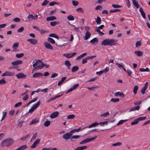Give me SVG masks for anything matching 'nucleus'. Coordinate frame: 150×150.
Returning <instances> with one entry per match:
<instances>
[{"mask_svg":"<svg viewBox=\"0 0 150 150\" xmlns=\"http://www.w3.org/2000/svg\"><path fill=\"white\" fill-rule=\"evenodd\" d=\"M117 40L114 39H106L104 40L101 42V44L102 45H108L112 46L115 45L117 44Z\"/></svg>","mask_w":150,"mask_h":150,"instance_id":"1","label":"nucleus"},{"mask_svg":"<svg viewBox=\"0 0 150 150\" xmlns=\"http://www.w3.org/2000/svg\"><path fill=\"white\" fill-rule=\"evenodd\" d=\"M13 139L11 138H8L3 141L1 143L2 147L5 146L8 147L11 146L13 143Z\"/></svg>","mask_w":150,"mask_h":150,"instance_id":"2","label":"nucleus"},{"mask_svg":"<svg viewBox=\"0 0 150 150\" xmlns=\"http://www.w3.org/2000/svg\"><path fill=\"white\" fill-rule=\"evenodd\" d=\"M43 64V63L40 60H37L33 65V67H35V69H42L40 68Z\"/></svg>","mask_w":150,"mask_h":150,"instance_id":"3","label":"nucleus"},{"mask_svg":"<svg viewBox=\"0 0 150 150\" xmlns=\"http://www.w3.org/2000/svg\"><path fill=\"white\" fill-rule=\"evenodd\" d=\"M97 137V136H95L94 137L90 138L85 139L84 140L81 141L79 144H83L86 143L87 142H89L91 141H92L95 140Z\"/></svg>","mask_w":150,"mask_h":150,"instance_id":"4","label":"nucleus"},{"mask_svg":"<svg viewBox=\"0 0 150 150\" xmlns=\"http://www.w3.org/2000/svg\"><path fill=\"white\" fill-rule=\"evenodd\" d=\"M38 18V15H35V16H34L32 14H29L28 16V19L30 21H31L32 20H37Z\"/></svg>","mask_w":150,"mask_h":150,"instance_id":"5","label":"nucleus"},{"mask_svg":"<svg viewBox=\"0 0 150 150\" xmlns=\"http://www.w3.org/2000/svg\"><path fill=\"white\" fill-rule=\"evenodd\" d=\"M72 134L70 132L69 133H67L64 134L63 136V138L66 140H68L70 139L71 137L72 136Z\"/></svg>","mask_w":150,"mask_h":150,"instance_id":"6","label":"nucleus"},{"mask_svg":"<svg viewBox=\"0 0 150 150\" xmlns=\"http://www.w3.org/2000/svg\"><path fill=\"white\" fill-rule=\"evenodd\" d=\"M28 42L30 43L31 44L33 45H35L38 44V40L35 39H28L27 40Z\"/></svg>","mask_w":150,"mask_h":150,"instance_id":"7","label":"nucleus"},{"mask_svg":"<svg viewBox=\"0 0 150 150\" xmlns=\"http://www.w3.org/2000/svg\"><path fill=\"white\" fill-rule=\"evenodd\" d=\"M16 76L18 79H25L26 77V76L22 73H20L16 75Z\"/></svg>","mask_w":150,"mask_h":150,"instance_id":"8","label":"nucleus"},{"mask_svg":"<svg viewBox=\"0 0 150 150\" xmlns=\"http://www.w3.org/2000/svg\"><path fill=\"white\" fill-rule=\"evenodd\" d=\"M44 45L46 48L51 50H53V47L48 42H44Z\"/></svg>","mask_w":150,"mask_h":150,"instance_id":"9","label":"nucleus"},{"mask_svg":"<svg viewBox=\"0 0 150 150\" xmlns=\"http://www.w3.org/2000/svg\"><path fill=\"white\" fill-rule=\"evenodd\" d=\"M40 139H37L31 146V148H35L37 145L38 144L40 143Z\"/></svg>","mask_w":150,"mask_h":150,"instance_id":"10","label":"nucleus"},{"mask_svg":"<svg viewBox=\"0 0 150 150\" xmlns=\"http://www.w3.org/2000/svg\"><path fill=\"white\" fill-rule=\"evenodd\" d=\"M14 73L8 71H6L2 74V76H12L14 74Z\"/></svg>","mask_w":150,"mask_h":150,"instance_id":"11","label":"nucleus"},{"mask_svg":"<svg viewBox=\"0 0 150 150\" xmlns=\"http://www.w3.org/2000/svg\"><path fill=\"white\" fill-rule=\"evenodd\" d=\"M22 60H16L11 62V64L13 65H18L22 64Z\"/></svg>","mask_w":150,"mask_h":150,"instance_id":"12","label":"nucleus"},{"mask_svg":"<svg viewBox=\"0 0 150 150\" xmlns=\"http://www.w3.org/2000/svg\"><path fill=\"white\" fill-rule=\"evenodd\" d=\"M59 114V113L58 112H54L51 115L50 117L51 118H55L58 116Z\"/></svg>","mask_w":150,"mask_h":150,"instance_id":"13","label":"nucleus"},{"mask_svg":"<svg viewBox=\"0 0 150 150\" xmlns=\"http://www.w3.org/2000/svg\"><path fill=\"white\" fill-rule=\"evenodd\" d=\"M91 35V33L89 31H87L85 34V36L84 37V39L87 40L90 37Z\"/></svg>","mask_w":150,"mask_h":150,"instance_id":"14","label":"nucleus"},{"mask_svg":"<svg viewBox=\"0 0 150 150\" xmlns=\"http://www.w3.org/2000/svg\"><path fill=\"white\" fill-rule=\"evenodd\" d=\"M42 73L40 72L35 73L33 75L34 78L42 77Z\"/></svg>","mask_w":150,"mask_h":150,"instance_id":"15","label":"nucleus"},{"mask_svg":"<svg viewBox=\"0 0 150 150\" xmlns=\"http://www.w3.org/2000/svg\"><path fill=\"white\" fill-rule=\"evenodd\" d=\"M79 85H74L73 87L70 88L66 93H67L70 92L72 91L73 90L75 89L77 87L79 86Z\"/></svg>","mask_w":150,"mask_h":150,"instance_id":"16","label":"nucleus"},{"mask_svg":"<svg viewBox=\"0 0 150 150\" xmlns=\"http://www.w3.org/2000/svg\"><path fill=\"white\" fill-rule=\"evenodd\" d=\"M79 85H74L73 87L70 88L66 93H67L70 92L72 91L73 90L75 89L77 87L79 86Z\"/></svg>","mask_w":150,"mask_h":150,"instance_id":"17","label":"nucleus"},{"mask_svg":"<svg viewBox=\"0 0 150 150\" xmlns=\"http://www.w3.org/2000/svg\"><path fill=\"white\" fill-rule=\"evenodd\" d=\"M139 11H140L141 14L143 18L144 19H145L146 18V14L144 11L143 10V9L142 8H139Z\"/></svg>","mask_w":150,"mask_h":150,"instance_id":"18","label":"nucleus"},{"mask_svg":"<svg viewBox=\"0 0 150 150\" xmlns=\"http://www.w3.org/2000/svg\"><path fill=\"white\" fill-rule=\"evenodd\" d=\"M80 137V135H73L72 136L71 138H70V140L71 141H75L76 140V139H77L79 138Z\"/></svg>","mask_w":150,"mask_h":150,"instance_id":"19","label":"nucleus"},{"mask_svg":"<svg viewBox=\"0 0 150 150\" xmlns=\"http://www.w3.org/2000/svg\"><path fill=\"white\" fill-rule=\"evenodd\" d=\"M56 19V18L53 16H51L49 17H47L46 18V20L47 21H52Z\"/></svg>","mask_w":150,"mask_h":150,"instance_id":"20","label":"nucleus"},{"mask_svg":"<svg viewBox=\"0 0 150 150\" xmlns=\"http://www.w3.org/2000/svg\"><path fill=\"white\" fill-rule=\"evenodd\" d=\"M98 125H99L98 123L97 122H94V123H92L88 127L87 126V127H85V128H83V129H82V130L84 128H88V127L89 128H91L92 127H95Z\"/></svg>","mask_w":150,"mask_h":150,"instance_id":"21","label":"nucleus"},{"mask_svg":"<svg viewBox=\"0 0 150 150\" xmlns=\"http://www.w3.org/2000/svg\"><path fill=\"white\" fill-rule=\"evenodd\" d=\"M99 88V87L98 86H94L91 87H87V88L90 91L91 90H97V88Z\"/></svg>","mask_w":150,"mask_h":150,"instance_id":"22","label":"nucleus"},{"mask_svg":"<svg viewBox=\"0 0 150 150\" xmlns=\"http://www.w3.org/2000/svg\"><path fill=\"white\" fill-rule=\"evenodd\" d=\"M132 3L134 6L136 7L137 8H139V5L138 4V1L136 0H134L132 1Z\"/></svg>","mask_w":150,"mask_h":150,"instance_id":"23","label":"nucleus"},{"mask_svg":"<svg viewBox=\"0 0 150 150\" xmlns=\"http://www.w3.org/2000/svg\"><path fill=\"white\" fill-rule=\"evenodd\" d=\"M65 65L67 67L68 69H70V67L71 66V64L70 62L68 60H66L64 62Z\"/></svg>","mask_w":150,"mask_h":150,"instance_id":"24","label":"nucleus"},{"mask_svg":"<svg viewBox=\"0 0 150 150\" xmlns=\"http://www.w3.org/2000/svg\"><path fill=\"white\" fill-rule=\"evenodd\" d=\"M148 85H145V86L142 88L141 91V92L143 94H144L145 92V91L148 87Z\"/></svg>","mask_w":150,"mask_h":150,"instance_id":"25","label":"nucleus"},{"mask_svg":"<svg viewBox=\"0 0 150 150\" xmlns=\"http://www.w3.org/2000/svg\"><path fill=\"white\" fill-rule=\"evenodd\" d=\"M140 108V106L139 105H137L130 109L129 110V112H130L132 111H134L136 110H139V109Z\"/></svg>","mask_w":150,"mask_h":150,"instance_id":"26","label":"nucleus"},{"mask_svg":"<svg viewBox=\"0 0 150 150\" xmlns=\"http://www.w3.org/2000/svg\"><path fill=\"white\" fill-rule=\"evenodd\" d=\"M134 52L138 56H141L143 54V52L140 51H135Z\"/></svg>","mask_w":150,"mask_h":150,"instance_id":"27","label":"nucleus"},{"mask_svg":"<svg viewBox=\"0 0 150 150\" xmlns=\"http://www.w3.org/2000/svg\"><path fill=\"white\" fill-rule=\"evenodd\" d=\"M90 42L93 44H94L95 42L97 43L98 41L97 38H95L90 40Z\"/></svg>","mask_w":150,"mask_h":150,"instance_id":"28","label":"nucleus"},{"mask_svg":"<svg viewBox=\"0 0 150 150\" xmlns=\"http://www.w3.org/2000/svg\"><path fill=\"white\" fill-rule=\"evenodd\" d=\"M39 121V120L38 119H33L31 122L30 123V125H33L34 124H35L36 123H37Z\"/></svg>","mask_w":150,"mask_h":150,"instance_id":"29","label":"nucleus"},{"mask_svg":"<svg viewBox=\"0 0 150 150\" xmlns=\"http://www.w3.org/2000/svg\"><path fill=\"white\" fill-rule=\"evenodd\" d=\"M87 147L86 146H79L77 147L75 149V150H83L87 148Z\"/></svg>","mask_w":150,"mask_h":150,"instance_id":"30","label":"nucleus"},{"mask_svg":"<svg viewBox=\"0 0 150 150\" xmlns=\"http://www.w3.org/2000/svg\"><path fill=\"white\" fill-rule=\"evenodd\" d=\"M47 40L48 42L53 44H54L55 43V41L51 38L48 37Z\"/></svg>","mask_w":150,"mask_h":150,"instance_id":"31","label":"nucleus"},{"mask_svg":"<svg viewBox=\"0 0 150 150\" xmlns=\"http://www.w3.org/2000/svg\"><path fill=\"white\" fill-rule=\"evenodd\" d=\"M19 44L18 43H14L12 47L13 49H14V50H13L12 51L13 52H15L16 51L15 50L17 48Z\"/></svg>","mask_w":150,"mask_h":150,"instance_id":"32","label":"nucleus"},{"mask_svg":"<svg viewBox=\"0 0 150 150\" xmlns=\"http://www.w3.org/2000/svg\"><path fill=\"white\" fill-rule=\"evenodd\" d=\"M79 68L77 66H74L71 69V71L73 72H76L79 69Z\"/></svg>","mask_w":150,"mask_h":150,"instance_id":"33","label":"nucleus"},{"mask_svg":"<svg viewBox=\"0 0 150 150\" xmlns=\"http://www.w3.org/2000/svg\"><path fill=\"white\" fill-rule=\"evenodd\" d=\"M40 104V101H39L37 103L34 104L32 107L33 108H34L35 109L37 108L38 106H39Z\"/></svg>","mask_w":150,"mask_h":150,"instance_id":"34","label":"nucleus"},{"mask_svg":"<svg viewBox=\"0 0 150 150\" xmlns=\"http://www.w3.org/2000/svg\"><path fill=\"white\" fill-rule=\"evenodd\" d=\"M96 22L97 24L98 25L100 24L101 23V18L99 16L97 17V19H96Z\"/></svg>","mask_w":150,"mask_h":150,"instance_id":"35","label":"nucleus"},{"mask_svg":"<svg viewBox=\"0 0 150 150\" xmlns=\"http://www.w3.org/2000/svg\"><path fill=\"white\" fill-rule=\"evenodd\" d=\"M49 36L50 37L55 38L57 39H59V37L55 33H51L50 34Z\"/></svg>","mask_w":150,"mask_h":150,"instance_id":"36","label":"nucleus"},{"mask_svg":"<svg viewBox=\"0 0 150 150\" xmlns=\"http://www.w3.org/2000/svg\"><path fill=\"white\" fill-rule=\"evenodd\" d=\"M115 96H122L123 98H124V96L123 93L122 92L120 93L119 92H117L115 93Z\"/></svg>","mask_w":150,"mask_h":150,"instance_id":"37","label":"nucleus"},{"mask_svg":"<svg viewBox=\"0 0 150 150\" xmlns=\"http://www.w3.org/2000/svg\"><path fill=\"white\" fill-rule=\"evenodd\" d=\"M67 19L69 21H72L74 20V17L71 15H70L67 17Z\"/></svg>","mask_w":150,"mask_h":150,"instance_id":"38","label":"nucleus"},{"mask_svg":"<svg viewBox=\"0 0 150 150\" xmlns=\"http://www.w3.org/2000/svg\"><path fill=\"white\" fill-rule=\"evenodd\" d=\"M81 129V127H79L78 129H72L70 131L71 133L72 134V133H74L75 132H79Z\"/></svg>","mask_w":150,"mask_h":150,"instance_id":"39","label":"nucleus"},{"mask_svg":"<svg viewBox=\"0 0 150 150\" xmlns=\"http://www.w3.org/2000/svg\"><path fill=\"white\" fill-rule=\"evenodd\" d=\"M108 121H104L103 122H100L98 123L99 125H100L101 126H103L104 125H107L108 124Z\"/></svg>","mask_w":150,"mask_h":150,"instance_id":"40","label":"nucleus"},{"mask_svg":"<svg viewBox=\"0 0 150 150\" xmlns=\"http://www.w3.org/2000/svg\"><path fill=\"white\" fill-rule=\"evenodd\" d=\"M128 120V119L125 120H120V121H119L117 123V125H120L122 124H123V123L124 122H126V121H127Z\"/></svg>","mask_w":150,"mask_h":150,"instance_id":"41","label":"nucleus"},{"mask_svg":"<svg viewBox=\"0 0 150 150\" xmlns=\"http://www.w3.org/2000/svg\"><path fill=\"white\" fill-rule=\"evenodd\" d=\"M50 24L52 26H54L56 25L59 24V22H57V21L52 22H50Z\"/></svg>","mask_w":150,"mask_h":150,"instance_id":"42","label":"nucleus"},{"mask_svg":"<svg viewBox=\"0 0 150 150\" xmlns=\"http://www.w3.org/2000/svg\"><path fill=\"white\" fill-rule=\"evenodd\" d=\"M138 88V87L137 85H136L135 86L133 90V92L134 94L137 93Z\"/></svg>","mask_w":150,"mask_h":150,"instance_id":"43","label":"nucleus"},{"mask_svg":"<svg viewBox=\"0 0 150 150\" xmlns=\"http://www.w3.org/2000/svg\"><path fill=\"white\" fill-rule=\"evenodd\" d=\"M119 100V99L118 98H112L110 101L114 103L118 102Z\"/></svg>","mask_w":150,"mask_h":150,"instance_id":"44","label":"nucleus"},{"mask_svg":"<svg viewBox=\"0 0 150 150\" xmlns=\"http://www.w3.org/2000/svg\"><path fill=\"white\" fill-rule=\"evenodd\" d=\"M3 115L1 119V121L2 120H4L6 117L7 115V112L6 111L5 112L3 111Z\"/></svg>","mask_w":150,"mask_h":150,"instance_id":"45","label":"nucleus"},{"mask_svg":"<svg viewBox=\"0 0 150 150\" xmlns=\"http://www.w3.org/2000/svg\"><path fill=\"white\" fill-rule=\"evenodd\" d=\"M66 78L65 77H64L62 78L61 80L58 82V84H62L63 82L65 81Z\"/></svg>","mask_w":150,"mask_h":150,"instance_id":"46","label":"nucleus"},{"mask_svg":"<svg viewBox=\"0 0 150 150\" xmlns=\"http://www.w3.org/2000/svg\"><path fill=\"white\" fill-rule=\"evenodd\" d=\"M30 134H27L26 136H24L20 138V139L22 140V141H25L26 140V139L28 137V136H29Z\"/></svg>","mask_w":150,"mask_h":150,"instance_id":"47","label":"nucleus"},{"mask_svg":"<svg viewBox=\"0 0 150 150\" xmlns=\"http://www.w3.org/2000/svg\"><path fill=\"white\" fill-rule=\"evenodd\" d=\"M24 54L23 53H21L20 54H17L16 55V57L17 58H21L24 56Z\"/></svg>","mask_w":150,"mask_h":150,"instance_id":"48","label":"nucleus"},{"mask_svg":"<svg viewBox=\"0 0 150 150\" xmlns=\"http://www.w3.org/2000/svg\"><path fill=\"white\" fill-rule=\"evenodd\" d=\"M50 124V122L49 121H46L44 123L45 126L48 127Z\"/></svg>","mask_w":150,"mask_h":150,"instance_id":"49","label":"nucleus"},{"mask_svg":"<svg viewBox=\"0 0 150 150\" xmlns=\"http://www.w3.org/2000/svg\"><path fill=\"white\" fill-rule=\"evenodd\" d=\"M75 117V116L74 115H69L67 116V118L68 119H73Z\"/></svg>","mask_w":150,"mask_h":150,"instance_id":"50","label":"nucleus"},{"mask_svg":"<svg viewBox=\"0 0 150 150\" xmlns=\"http://www.w3.org/2000/svg\"><path fill=\"white\" fill-rule=\"evenodd\" d=\"M72 3L75 6H77L79 4V2L78 1H72Z\"/></svg>","mask_w":150,"mask_h":150,"instance_id":"51","label":"nucleus"},{"mask_svg":"<svg viewBox=\"0 0 150 150\" xmlns=\"http://www.w3.org/2000/svg\"><path fill=\"white\" fill-rule=\"evenodd\" d=\"M112 6L114 8H119L121 7V6L118 4H112Z\"/></svg>","mask_w":150,"mask_h":150,"instance_id":"52","label":"nucleus"},{"mask_svg":"<svg viewBox=\"0 0 150 150\" xmlns=\"http://www.w3.org/2000/svg\"><path fill=\"white\" fill-rule=\"evenodd\" d=\"M121 10L119 9H114V10H110V13H113L115 12H116L120 11Z\"/></svg>","mask_w":150,"mask_h":150,"instance_id":"53","label":"nucleus"},{"mask_svg":"<svg viewBox=\"0 0 150 150\" xmlns=\"http://www.w3.org/2000/svg\"><path fill=\"white\" fill-rule=\"evenodd\" d=\"M44 67H45L46 68H48L49 67L50 65L49 64H46L43 63V64L42 65V66L40 68L42 69Z\"/></svg>","mask_w":150,"mask_h":150,"instance_id":"54","label":"nucleus"},{"mask_svg":"<svg viewBox=\"0 0 150 150\" xmlns=\"http://www.w3.org/2000/svg\"><path fill=\"white\" fill-rule=\"evenodd\" d=\"M5 78H4L3 79L0 80V84H3L6 83V81L4 80Z\"/></svg>","mask_w":150,"mask_h":150,"instance_id":"55","label":"nucleus"},{"mask_svg":"<svg viewBox=\"0 0 150 150\" xmlns=\"http://www.w3.org/2000/svg\"><path fill=\"white\" fill-rule=\"evenodd\" d=\"M49 2V1L47 0H45L43 2L42 4V6H46L47 4Z\"/></svg>","mask_w":150,"mask_h":150,"instance_id":"56","label":"nucleus"},{"mask_svg":"<svg viewBox=\"0 0 150 150\" xmlns=\"http://www.w3.org/2000/svg\"><path fill=\"white\" fill-rule=\"evenodd\" d=\"M146 117V116L144 117H140L137 118L138 120L139 121L145 119Z\"/></svg>","mask_w":150,"mask_h":150,"instance_id":"57","label":"nucleus"},{"mask_svg":"<svg viewBox=\"0 0 150 150\" xmlns=\"http://www.w3.org/2000/svg\"><path fill=\"white\" fill-rule=\"evenodd\" d=\"M141 45L140 41H137L136 43V47H137L138 46H139Z\"/></svg>","mask_w":150,"mask_h":150,"instance_id":"58","label":"nucleus"},{"mask_svg":"<svg viewBox=\"0 0 150 150\" xmlns=\"http://www.w3.org/2000/svg\"><path fill=\"white\" fill-rule=\"evenodd\" d=\"M122 144V143L121 142H118L116 143L113 144L112 145L114 146H120Z\"/></svg>","mask_w":150,"mask_h":150,"instance_id":"59","label":"nucleus"},{"mask_svg":"<svg viewBox=\"0 0 150 150\" xmlns=\"http://www.w3.org/2000/svg\"><path fill=\"white\" fill-rule=\"evenodd\" d=\"M109 113L108 112H106L105 113H103V114L101 115H100V117H106L107 116L109 115Z\"/></svg>","mask_w":150,"mask_h":150,"instance_id":"60","label":"nucleus"},{"mask_svg":"<svg viewBox=\"0 0 150 150\" xmlns=\"http://www.w3.org/2000/svg\"><path fill=\"white\" fill-rule=\"evenodd\" d=\"M96 32L99 33L101 35H104V33L102 32H101L100 30L99 29H96Z\"/></svg>","mask_w":150,"mask_h":150,"instance_id":"61","label":"nucleus"},{"mask_svg":"<svg viewBox=\"0 0 150 150\" xmlns=\"http://www.w3.org/2000/svg\"><path fill=\"white\" fill-rule=\"evenodd\" d=\"M24 30V27H21L17 30V32L18 33L21 32H22Z\"/></svg>","mask_w":150,"mask_h":150,"instance_id":"62","label":"nucleus"},{"mask_svg":"<svg viewBox=\"0 0 150 150\" xmlns=\"http://www.w3.org/2000/svg\"><path fill=\"white\" fill-rule=\"evenodd\" d=\"M76 11L78 12L83 13V10L81 8H79L76 9Z\"/></svg>","mask_w":150,"mask_h":150,"instance_id":"63","label":"nucleus"},{"mask_svg":"<svg viewBox=\"0 0 150 150\" xmlns=\"http://www.w3.org/2000/svg\"><path fill=\"white\" fill-rule=\"evenodd\" d=\"M13 21L16 22H19L20 21V19L19 18H16L13 19Z\"/></svg>","mask_w":150,"mask_h":150,"instance_id":"64","label":"nucleus"}]
</instances>
